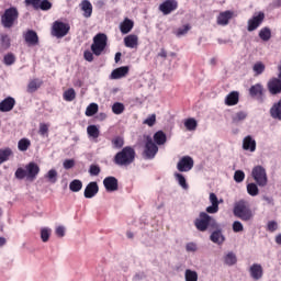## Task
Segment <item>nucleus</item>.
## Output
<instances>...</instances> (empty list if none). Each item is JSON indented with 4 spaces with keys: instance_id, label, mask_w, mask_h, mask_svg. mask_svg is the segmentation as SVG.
<instances>
[{
    "instance_id": "obj_56",
    "label": "nucleus",
    "mask_w": 281,
    "mask_h": 281,
    "mask_svg": "<svg viewBox=\"0 0 281 281\" xmlns=\"http://www.w3.org/2000/svg\"><path fill=\"white\" fill-rule=\"evenodd\" d=\"M101 169L100 166L98 165H91L89 168V173L91 175V177H98V175H100Z\"/></svg>"
},
{
    "instance_id": "obj_38",
    "label": "nucleus",
    "mask_w": 281,
    "mask_h": 281,
    "mask_svg": "<svg viewBox=\"0 0 281 281\" xmlns=\"http://www.w3.org/2000/svg\"><path fill=\"white\" fill-rule=\"evenodd\" d=\"M98 111H99L98 103H90L86 109V115L87 117H93V115H95Z\"/></svg>"
},
{
    "instance_id": "obj_30",
    "label": "nucleus",
    "mask_w": 281,
    "mask_h": 281,
    "mask_svg": "<svg viewBox=\"0 0 281 281\" xmlns=\"http://www.w3.org/2000/svg\"><path fill=\"white\" fill-rule=\"evenodd\" d=\"M135 23L133 22V20L126 18L120 25V31L122 32V34H128V32H131V30H133Z\"/></svg>"
},
{
    "instance_id": "obj_36",
    "label": "nucleus",
    "mask_w": 281,
    "mask_h": 281,
    "mask_svg": "<svg viewBox=\"0 0 281 281\" xmlns=\"http://www.w3.org/2000/svg\"><path fill=\"white\" fill-rule=\"evenodd\" d=\"M184 280L186 281H199V273L196 271L187 269L184 272Z\"/></svg>"
},
{
    "instance_id": "obj_11",
    "label": "nucleus",
    "mask_w": 281,
    "mask_h": 281,
    "mask_svg": "<svg viewBox=\"0 0 281 281\" xmlns=\"http://www.w3.org/2000/svg\"><path fill=\"white\" fill-rule=\"evenodd\" d=\"M265 22V12H259L257 15H254L248 20V32H256L260 25Z\"/></svg>"
},
{
    "instance_id": "obj_39",
    "label": "nucleus",
    "mask_w": 281,
    "mask_h": 281,
    "mask_svg": "<svg viewBox=\"0 0 281 281\" xmlns=\"http://www.w3.org/2000/svg\"><path fill=\"white\" fill-rule=\"evenodd\" d=\"M87 133L90 137H93V139H98L100 137V130L95 125H89L87 127Z\"/></svg>"
},
{
    "instance_id": "obj_31",
    "label": "nucleus",
    "mask_w": 281,
    "mask_h": 281,
    "mask_svg": "<svg viewBox=\"0 0 281 281\" xmlns=\"http://www.w3.org/2000/svg\"><path fill=\"white\" fill-rule=\"evenodd\" d=\"M14 153L12 151V148L7 147L4 149H0V165L5 164V161L10 160V157H12Z\"/></svg>"
},
{
    "instance_id": "obj_64",
    "label": "nucleus",
    "mask_w": 281,
    "mask_h": 281,
    "mask_svg": "<svg viewBox=\"0 0 281 281\" xmlns=\"http://www.w3.org/2000/svg\"><path fill=\"white\" fill-rule=\"evenodd\" d=\"M263 201H266L268 205H276V203L273 202V198L263 196Z\"/></svg>"
},
{
    "instance_id": "obj_52",
    "label": "nucleus",
    "mask_w": 281,
    "mask_h": 281,
    "mask_svg": "<svg viewBox=\"0 0 281 281\" xmlns=\"http://www.w3.org/2000/svg\"><path fill=\"white\" fill-rule=\"evenodd\" d=\"M190 30H192V26L190 24H186L176 31V36H186V34L190 32Z\"/></svg>"
},
{
    "instance_id": "obj_63",
    "label": "nucleus",
    "mask_w": 281,
    "mask_h": 281,
    "mask_svg": "<svg viewBox=\"0 0 281 281\" xmlns=\"http://www.w3.org/2000/svg\"><path fill=\"white\" fill-rule=\"evenodd\" d=\"M246 117H247V113H245V112H238L236 114V120H238V122L245 120Z\"/></svg>"
},
{
    "instance_id": "obj_34",
    "label": "nucleus",
    "mask_w": 281,
    "mask_h": 281,
    "mask_svg": "<svg viewBox=\"0 0 281 281\" xmlns=\"http://www.w3.org/2000/svg\"><path fill=\"white\" fill-rule=\"evenodd\" d=\"M10 45H11L10 35L9 34H1L0 35L1 49H3V50L10 49Z\"/></svg>"
},
{
    "instance_id": "obj_29",
    "label": "nucleus",
    "mask_w": 281,
    "mask_h": 281,
    "mask_svg": "<svg viewBox=\"0 0 281 281\" xmlns=\"http://www.w3.org/2000/svg\"><path fill=\"white\" fill-rule=\"evenodd\" d=\"M270 115L273 120H281V99L271 106Z\"/></svg>"
},
{
    "instance_id": "obj_45",
    "label": "nucleus",
    "mask_w": 281,
    "mask_h": 281,
    "mask_svg": "<svg viewBox=\"0 0 281 281\" xmlns=\"http://www.w3.org/2000/svg\"><path fill=\"white\" fill-rule=\"evenodd\" d=\"M38 135H41V137H49V124L41 123Z\"/></svg>"
},
{
    "instance_id": "obj_5",
    "label": "nucleus",
    "mask_w": 281,
    "mask_h": 281,
    "mask_svg": "<svg viewBox=\"0 0 281 281\" xmlns=\"http://www.w3.org/2000/svg\"><path fill=\"white\" fill-rule=\"evenodd\" d=\"M109 45V37L104 33H98L93 37V42L90 46V49L94 56H102L104 49Z\"/></svg>"
},
{
    "instance_id": "obj_18",
    "label": "nucleus",
    "mask_w": 281,
    "mask_h": 281,
    "mask_svg": "<svg viewBox=\"0 0 281 281\" xmlns=\"http://www.w3.org/2000/svg\"><path fill=\"white\" fill-rule=\"evenodd\" d=\"M249 273L252 280H261L265 276V269H262V265L260 263H252L249 268Z\"/></svg>"
},
{
    "instance_id": "obj_23",
    "label": "nucleus",
    "mask_w": 281,
    "mask_h": 281,
    "mask_svg": "<svg viewBox=\"0 0 281 281\" xmlns=\"http://www.w3.org/2000/svg\"><path fill=\"white\" fill-rule=\"evenodd\" d=\"M81 12H83L85 19H91V14H93V4L89 0H82L79 4Z\"/></svg>"
},
{
    "instance_id": "obj_26",
    "label": "nucleus",
    "mask_w": 281,
    "mask_h": 281,
    "mask_svg": "<svg viewBox=\"0 0 281 281\" xmlns=\"http://www.w3.org/2000/svg\"><path fill=\"white\" fill-rule=\"evenodd\" d=\"M244 150H249L250 153H256V139L250 135L246 136L243 140Z\"/></svg>"
},
{
    "instance_id": "obj_1",
    "label": "nucleus",
    "mask_w": 281,
    "mask_h": 281,
    "mask_svg": "<svg viewBox=\"0 0 281 281\" xmlns=\"http://www.w3.org/2000/svg\"><path fill=\"white\" fill-rule=\"evenodd\" d=\"M194 225L198 232H207V229L218 228V222L206 212H201L199 214V217L194 220Z\"/></svg>"
},
{
    "instance_id": "obj_27",
    "label": "nucleus",
    "mask_w": 281,
    "mask_h": 281,
    "mask_svg": "<svg viewBox=\"0 0 281 281\" xmlns=\"http://www.w3.org/2000/svg\"><path fill=\"white\" fill-rule=\"evenodd\" d=\"M128 74V66H122L116 69H114L111 72V79L112 80H120V78H124Z\"/></svg>"
},
{
    "instance_id": "obj_35",
    "label": "nucleus",
    "mask_w": 281,
    "mask_h": 281,
    "mask_svg": "<svg viewBox=\"0 0 281 281\" xmlns=\"http://www.w3.org/2000/svg\"><path fill=\"white\" fill-rule=\"evenodd\" d=\"M45 179H47L49 183H56L58 181V171H56V169L48 170L45 175Z\"/></svg>"
},
{
    "instance_id": "obj_12",
    "label": "nucleus",
    "mask_w": 281,
    "mask_h": 281,
    "mask_svg": "<svg viewBox=\"0 0 281 281\" xmlns=\"http://www.w3.org/2000/svg\"><path fill=\"white\" fill-rule=\"evenodd\" d=\"M194 168V159L190 156H183L177 164L179 172H190Z\"/></svg>"
},
{
    "instance_id": "obj_41",
    "label": "nucleus",
    "mask_w": 281,
    "mask_h": 281,
    "mask_svg": "<svg viewBox=\"0 0 281 281\" xmlns=\"http://www.w3.org/2000/svg\"><path fill=\"white\" fill-rule=\"evenodd\" d=\"M64 100L66 102H74L76 100V90L70 88L64 92Z\"/></svg>"
},
{
    "instance_id": "obj_55",
    "label": "nucleus",
    "mask_w": 281,
    "mask_h": 281,
    "mask_svg": "<svg viewBox=\"0 0 281 281\" xmlns=\"http://www.w3.org/2000/svg\"><path fill=\"white\" fill-rule=\"evenodd\" d=\"M266 229H267V232H270L271 234H273V232H278V222L269 221Z\"/></svg>"
},
{
    "instance_id": "obj_48",
    "label": "nucleus",
    "mask_w": 281,
    "mask_h": 281,
    "mask_svg": "<svg viewBox=\"0 0 281 281\" xmlns=\"http://www.w3.org/2000/svg\"><path fill=\"white\" fill-rule=\"evenodd\" d=\"M265 69H266V66L262 64V61H257L252 66V71L256 72V76H260V75L265 74Z\"/></svg>"
},
{
    "instance_id": "obj_42",
    "label": "nucleus",
    "mask_w": 281,
    "mask_h": 281,
    "mask_svg": "<svg viewBox=\"0 0 281 281\" xmlns=\"http://www.w3.org/2000/svg\"><path fill=\"white\" fill-rule=\"evenodd\" d=\"M69 190L71 192H80L82 190V181L78 179L72 180L69 184Z\"/></svg>"
},
{
    "instance_id": "obj_17",
    "label": "nucleus",
    "mask_w": 281,
    "mask_h": 281,
    "mask_svg": "<svg viewBox=\"0 0 281 281\" xmlns=\"http://www.w3.org/2000/svg\"><path fill=\"white\" fill-rule=\"evenodd\" d=\"M234 19V12L231 10L223 11L217 15L216 23L217 25H222L225 27V25H229V21Z\"/></svg>"
},
{
    "instance_id": "obj_8",
    "label": "nucleus",
    "mask_w": 281,
    "mask_h": 281,
    "mask_svg": "<svg viewBox=\"0 0 281 281\" xmlns=\"http://www.w3.org/2000/svg\"><path fill=\"white\" fill-rule=\"evenodd\" d=\"M252 179L256 181L257 184L260 186V188H265L267 186V170L262 166H256L252 169Z\"/></svg>"
},
{
    "instance_id": "obj_6",
    "label": "nucleus",
    "mask_w": 281,
    "mask_h": 281,
    "mask_svg": "<svg viewBox=\"0 0 281 281\" xmlns=\"http://www.w3.org/2000/svg\"><path fill=\"white\" fill-rule=\"evenodd\" d=\"M19 21V9L11 7L4 10V13L1 15V25L7 30L14 27V24Z\"/></svg>"
},
{
    "instance_id": "obj_20",
    "label": "nucleus",
    "mask_w": 281,
    "mask_h": 281,
    "mask_svg": "<svg viewBox=\"0 0 281 281\" xmlns=\"http://www.w3.org/2000/svg\"><path fill=\"white\" fill-rule=\"evenodd\" d=\"M24 41L29 47H35L38 45V34L34 30H29L24 33Z\"/></svg>"
},
{
    "instance_id": "obj_22",
    "label": "nucleus",
    "mask_w": 281,
    "mask_h": 281,
    "mask_svg": "<svg viewBox=\"0 0 281 281\" xmlns=\"http://www.w3.org/2000/svg\"><path fill=\"white\" fill-rule=\"evenodd\" d=\"M100 192V188L98 187V182H90L85 189L83 195L86 199H93L95 194Z\"/></svg>"
},
{
    "instance_id": "obj_21",
    "label": "nucleus",
    "mask_w": 281,
    "mask_h": 281,
    "mask_svg": "<svg viewBox=\"0 0 281 281\" xmlns=\"http://www.w3.org/2000/svg\"><path fill=\"white\" fill-rule=\"evenodd\" d=\"M249 95L256 100H262L265 95V87L261 83H256L249 88Z\"/></svg>"
},
{
    "instance_id": "obj_51",
    "label": "nucleus",
    "mask_w": 281,
    "mask_h": 281,
    "mask_svg": "<svg viewBox=\"0 0 281 281\" xmlns=\"http://www.w3.org/2000/svg\"><path fill=\"white\" fill-rule=\"evenodd\" d=\"M3 63L7 66L14 65V63H16V57H14V54L8 53L4 55Z\"/></svg>"
},
{
    "instance_id": "obj_3",
    "label": "nucleus",
    "mask_w": 281,
    "mask_h": 281,
    "mask_svg": "<svg viewBox=\"0 0 281 281\" xmlns=\"http://www.w3.org/2000/svg\"><path fill=\"white\" fill-rule=\"evenodd\" d=\"M38 172H41V167L36 162H29L25 166V169L18 168L15 171V179H27V181H34L36 177H38Z\"/></svg>"
},
{
    "instance_id": "obj_32",
    "label": "nucleus",
    "mask_w": 281,
    "mask_h": 281,
    "mask_svg": "<svg viewBox=\"0 0 281 281\" xmlns=\"http://www.w3.org/2000/svg\"><path fill=\"white\" fill-rule=\"evenodd\" d=\"M43 86V81L40 79H33L27 85V92L29 93H35V91H38L41 87Z\"/></svg>"
},
{
    "instance_id": "obj_61",
    "label": "nucleus",
    "mask_w": 281,
    "mask_h": 281,
    "mask_svg": "<svg viewBox=\"0 0 281 281\" xmlns=\"http://www.w3.org/2000/svg\"><path fill=\"white\" fill-rule=\"evenodd\" d=\"M55 234L58 236V238H63L65 236V226H58L55 229Z\"/></svg>"
},
{
    "instance_id": "obj_33",
    "label": "nucleus",
    "mask_w": 281,
    "mask_h": 281,
    "mask_svg": "<svg viewBox=\"0 0 281 281\" xmlns=\"http://www.w3.org/2000/svg\"><path fill=\"white\" fill-rule=\"evenodd\" d=\"M166 140H167V137H166V133H164V131H158L154 134V142L158 146H164V144H166Z\"/></svg>"
},
{
    "instance_id": "obj_10",
    "label": "nucleus",
    "mask_w": 281,
    "mask_h": 281,
    "mask_svg": "<svg viewBox=\"0 0 281 281\" xmlns=\"http://www.w3.org/2000/svg\"><path fill=\"white\" fill-rule=\"evenodd\" d=\"M179 8V2L177 0H165L159 4L158 10L165 15L172 14L175 10Z\"/></svg>"
},
{
    "instance_id": "obj_59",
    "label": "nucleus",
    "mask_w": 281,
    "mask_h": 281,
    "mask_svg": "<svg viewBox=\"0 0 281 281\" xmlns=\"http://www.w3.org/2000/svg\"><path fill=\"white\" fill-rule=\"evenodd\" d=\"M74 166H76V161L74 159H66L64 161L65 170H71V168H74Z\"/></svg>"
},
{
    "instance_id": "obj_14",
    "label": "nucleus",
    "mask_w": 281,
    "mask_h": 281,
    "mask_svg": "<svg viewBox=\"0 0 281 281\" xmlns=\"http://www.w3.org/2000/svg\"><path fill=\"white\" fill-rule=\"evenodd\" d=\"M213 232L210 235V240L215 245H223L225 243V235H223V228L217 224V228H211Z\"/></svg>"
},
{
    "instance_id": "obj_49",
    "label": "nucleus",
    "mask_w": 281,
    "mask_h": 281,
    "mask_svg": "<svg viewBox=\"0 0 281 281\" xmlns=\"http://www.w3.org/2000/svg\"><path fill=\"white\" fill-rule=\"evenodd\" d=\"M175 178L179 186L183 188V190H188V182L186 181V177L182 173H175Z\"/></svg>"
},
{
    "instance_id": "obj_54",
    "label": "nucleus",
    "mask_w": 281,
    "mask_h": 281,
    "mask_svg": "<svg viewBox=\"0 0 281 281\" xmlns=\"http://www.w3.org/2000/svg\"><path fill=\"white\" fill-rule=\"evenodd\" d=\"M234 181H236V183H243V181H245V171L243 170L235 171Z\"/></svg>"
},
{
    "instance_id": "obj_2",
    "label": "nucleus",
    "mask_w": 281,
    "mask_h": 281,
    "mask_svg": "<svg viewBox=\"0 0 281 281\" xmlns=\"http://www.w3.org/2000/svg\"><path fill=\"white\" fill-rule=\"evenodd\" d=\"M136 153L132 146L124 147L114 156V164L116 166H131L135 161Z\"/></svg>"
},
{
    "instance_id": "obj_47",
    "label": "nucleus",
    "mask_w": 281,
    "mask_h": 281,
    "mask_svg": "<svg viewBox=\"0 0 281 281\" xmlns=\"http://www.w3.org/2000/svg\"><path fill=\"white\" fill-rule=\"evenodd\" d=\"M112 146L113 148L120 149L124 147V137L122 136H116L114 138H112Z\"/></svg>"
},
{
    "instance_id": "obj_57",
    "label": "nucleus",
    "mask_w": 281,
    "mask_h": 281,
    "mask_svg": "<svg viewBox=\"0 0 281 281\" xmlns=\"http://www.w3.org/2000/svg\"><path fill=\"white\" fill-rule=\"evenodd\" d=\"M244 229L245 227L243 226V223H240L239 221L233 223V232H235L236 234H238V232H243Z\"/></svg>"
},
{
    "instance_id": "obj_58",
    "label": "nucleus",
    "mask_w": 281,
    "mask_h": 281,
    "mask_svg": "<svg viewBox=\"0 0 281 281\" xmlns=\"http://www.w3.org/2000/svg\"><path fill=\"white\" fill-rule=\"evenodd\" d=\"M155 122H157V115L151 114L144 121V124H147V126H155Z\"/></svg>"
},
{
    "instance_id": "obj_62",
    "label": "nucleus",
    "mask_w": 281,
    "mask_h": 281,
    "mask_svg": "<svg viewBox=\"0 0 281 281\" xmlns=\"http://www.w3.org/2000/svg\"><path fill=\"white\" fill-rule=\"evenodd\" d=\"M186 249H187V251H196V244L189 243V244H187Z\"/></svg>"
},
{
    "instance_id": "obj_50",
    "label": "nucleus",
    "mask_w": 281,
    "mask_h": 281,
    "mask_svg": "<svg viewBox=\"0 0 281 281\" xmlns=\"http://www.w3.org/2000/svg\"><path fill=\"white\" fill-rule=\"evenodd\" d=\"M184 126H186L187 131H196V126H198L196 120H194V119L186 120Z\"/></svg>"
},
{
    "instance_id": "obj_19",
    "label": "nucleus",
    "mask_w": 281,
    "mask_h": 281,
    "mask_svg": "<svg viewBox=\"0 0 281 281\" xmlns=\"http://www.w3.org/2000/svg\"><path fill=\"white\" fill-rule=\"evenodd\" d=\"M103 186H104L106 192H115L120 188L119 182H117V178H115L113 176L106 177L103 180Z\"/></svg>"
},
{
    "instance_id": "obj_4",
    "label": "nucleus",
    "mask_w": 281,
    "mask_h": 281,
    "mask_svg": "<svg viewBox=\"0 0 281 281\" xmlns=\"http://www.w3.org/2000/svg\"><path fill=\"white\" fill-rule=\"evenodd\" d=\"M233 213L236 218H240V221H244L245 223L254 218V212H251L249 203H247L245 200H239L235 203Z\"/></svg>"
},
{
    "instance_id": "obj_13",
    "label": "nucleus",
    "mask_w": 281,
    "mask_h": 281,
    "mask_svg": "<svg viewBox=\"0 0 281 281\" xmlns=\"http://www.w3.org/2000/svg\"><path fill=\"white\" fill-rule=\"evenodd\" d=\"M26 5H32L34 10H43V12H47V10H52V3L49 0H25Z\"/></svg>"
},
{
    "instance_id": "obj_9",
    "label": "nucleus",
    "mask_w": 281,
    "mask_h": 281,
    "mask_svg": "<svg viewBox=\"0 0 281 281\" xmlns=\"http://www.w3.org/2000/svg\"><path fill=\"white\" fill-rule=\"evenodd\" d=\"M157 153H159V147H157V144L153 142V138L150 136H147L143 153L145 159H155Z\"/></svg>"
},
{
    "instance_id": "obj_16",
    "label": "nucleus",
    "mask_w": 281,
    "mask_h": 281,
    "mask_svg": "<svg viewBox=\"0 0 281 281\" xmlns=\"http://www.w3.org/2000/svg\"><path fill=\"white\" fill-rule=\"evenodd\" d=\"M14 106H16V100L12 97H7L0 102V112L10 113Z\"/></svg>"
},
{
    "instance_id": "obj_28",
    "label": "nucleus",
    "mask_w": 281,
    "mask_h": 281,
    "mask_svg": "<svg viewBox=\"0 0 281 281\" xmlns=\"http://www.w3.org/2000/svg\"><path fill=\"white\" fill-rule=\"evenodd\" d=\"M239 100V94L236 91L231 92L225 98V104L227 106H236L238 104Z\"/></svg>"
},
{
    "instance_id": "obj_37",
    "label": "nucleus",
    "mask_w": 281,
    "mask_h": 281,
    "mask_svg": "<svg viewBox=\"0 0 281 281\" xmlns=\"http://www.w3.org/2000/svg\"><path fill=\"white\" fill-rule=\"evenodd\" d=\"M30 146H32V142H30L29 138H22L18 143V148L21 150V153H25Z\"/></svg>"
},
{
    "instance_id": "obj_25",
    "label": "nucleus",
    "mask_w": 281,
    "mask_h": 281,
    "mask_svg": "<svg viewBox=\"0 0 281 281\" xmlns=\"http://www.w3.org/2000/svg\"><path fill=\"white\" fill-rule=\"evenodd\" d=\"M124 45L130 49H135V47L139 45V37H137V35L135 34L127 35L126 37H124Z\"/></svg>"
},
{
    "instance_id": "obj_60",
    "label": "nucleus",
    "mask_w": 281,
    "mask_h": 281,
    "mask_svg": "<svg viewBox=\"0 0 281 281\" xmlns=\"http://www.w3.org/2000/svg\"><path fill=\"white\" fill-rule=\"evenodd\" d=\"M83 58L88 63H93V50H85L83 52Z\"/></svg>"
},
{
    "instance_id": "obj_43",
    "label": "nucleus",
    "mask_w": 281,
    "mask_h": 281,
    "mask_svg": "<svg viewBox=\"0 0 281 281\" xmlns=\"http://www.w3.org/2000/svg\"><path fill=\"white\" fill-rule=\"evenodd\" d=\"M247 192L250 196H258V194H260V190L256 183H248Z\"/></svg>"
},
{
    "instance_id": "obj_53",
    "label": "nucleus",
    "mask_w": 281,
    "mask_h": 281,
    "mask_svg": "<svg viewBox=\"0 0 281 281\" xmlns=\"http://www.w3.org/2000/svg\"><path fill=\"white\" fill-rule=\"evenodd\" d=\"M49 236H52V231L49 228L41 229V238L43 243H47L49 240Z\"/></svg>"
},
{
    "instance_id": "obj_46",
    "label": "nucleus",
    "mask_w": 281,
    "mask_h": 281,
    "mask_svg": "<svg viewBox=\"0 0 281 281\" xmlns=\"http://www.w3.org/2000/svg\"><path fill=\"white\" fill-rule=\"evenodd\" d=\"M237 261L238 259L236 258V255L234 252H228L225 256V265H228V267L236 265Z\"/></svg>"
},
{
    "instance_id": "obj_44",
    "label": "nucleus",
    "mask_w": 281,
    "mask_h": 281,
    "mask_svg": "<svg viewBox=\"0 0 281 281\" xmlns=\"http://www.w3.org/2000/svg\"><path fill=\"white\" fill-rule=\"evenodd\" d=\"M124 103L115 102L112 105V113H114V115H122V113H124Z\"/></svg>"
},
{
    "instance_id": "obj_7",
    "label": "nucleus",
    "mask_w": 281,
    "mask_h": 281,
    "mask_svg": "<svg viewBox=\"0 0 281 281\" xmlns=\"http://www.w3.org/2000/svg\"><path fill=\"white\" fill-rule=\"evenodd\" d=\"M71 30V26L65 22L55 21L52 26L50 34L52 36H55V38H65L67 34H69V31Z\"/></svg>"
},
{
    "instance_id": "obj_15",
    "label": "nucleus",
    "mask_w": 281,
    "mask_h": 281,
    "mask_svg": "<svg viewBox=\"0 0 281 281\" xmlns=\"http://www.w3.org/2000/svg\"><path fill=\"white\" fill-rule=\"evenodd\" d=\"M268 91L271 93V95H278L281 93V79H278V77L271 78L268 83Z\"/></svg>"
},
{
    "instance_id": "obj_24",
    "label": "nucleus",
    "mask_w": 281,
    "mask_h": 281,
    "mask_svg": "<svg viewBox=\"0 0 281 281\" xmlns=\"http://www.w3.org/2000/svg\"><path fill=\"white\" fill-rule=\"evenodd\" d=\"M210 203L212 205L206 207L207 214H216L218 212V198L215 193H210Z\"/></svg>"
},
{
    "instance_id": "obj_40",
    "label": "nucleus",
    "mask_w": 281,
    "mask_h": 281,
    "mask_svg": "<svg viewBox=\"0 0 281 281\" xmlns=\"http://www.w3.org/2000/svg\"><path fill=\"white\" fill-rule=\"evenodd\" d=\"M259 38H261V41H270L271 40V29L269 27H263L259 31Z\"/></svg>"
}]
</instances>
